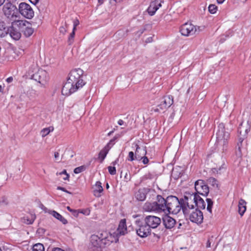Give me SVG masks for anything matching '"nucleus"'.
<instances>
[{"label":"nucleus","instance_id":"22","mask_svg":"<svg viewBox=\"0 0 251 251\" xmlns=\"http://www.w3.org/2000/svg\"><path fill=\"white\" fill-rule=\"evenodd\" d=\"M115 232L118 234L119 237L120 235H123L126 233L127 227L126 219H122L121 220L117 230Z\"/></svg>","mask_w":251,"mask_h":251},{"label":"nucleus","instance_id":"54","mask_svg":"<svg viewBox=\"0 0 251 251\" xmlns=\"http://www.w3.org/2000/svg\"><path fill=\"white\" fill-rule=\"evenodd\" d=\"M52 251H65L64 250L61 249L59 248H54L52 249Z\"/></svg>","mask_w":251,"mask_h":251},{"label":"nucleus","instance_id":"7","mask_svg":"<svg viewBox=\"0 0 251 251\" xmlns=\"http://www.w3.org/2000/svg\"><path fill=\"white\" fill-rule=\"evenodd\" d=\"M135 225L136 233L140 237L145 238L151 234V229L144 221L136 220Z\"/></svg>","mask_w":251,"mask_h":251},{"label":"nucleus","instance_id":"15","mask_svg":"<svg viewBox=\"0 0 251 251\" xmlns=\"http://www.w3.org/2000/svg\"><path fill=\"white\" fill-rule=\"evenodd\" d=\"M19 27L25 37L30 36L33 33L34 30L29 23L26 21L20 20Z\"/></svg>","mask_w":251,"mask_h":251},{"label":"nucleus","instance_id":"48","mask_svg":"<svg viewBox=\"0 0 251 251\" xmlns=\"http://www.w3.org/2000/svg\"><path fill=\"white\" fill-rule=\"evenodd\" d=\"M141 160H142V162L144 164H147L149 161V159L145 155L143 157Z\"/></svg>","mask_w":251,"mask_h":251},{"label":"nucleus","instance_id":"60","mask_svg":"<svg viewBox=\"0 0 251 251\" xmlns=\"http://www.w3.org/2000/svg\"><path fill=\"white\" fill-rule=\"evenodd\" d=\"M235 1H237V2H245L247 0H234Z\"/></svg>","mask_w":251,"mask_h":251},{"label":"nucleus","instance_id":"46","mask_svg":"<svg viewBox=\"0 0 251 251\" xmlns=\"http://www.w3.org/2000/svg\"><path fill=\"white\" fill-rule=\"evenodd\" d=\"M79 214L82 213L85 215H89L90 213V210L89 209H84L78 210Z\"/></svg>","mask_w":251,"mask_h":251},{"label":"nucleus","instance_id":"53","mask_svg":"<svg viewBox=\"0 0 251 251\" xmlns=\"http://www.w3.org/2000/svg\"><path fill=\"white\" fill-rule=\"evenodd\" d=\"M59 156V153L58 152H55L54 153V158L56 160H57L58 159Z\"/></svg>","mask_w":251,"mask_h":251},{"label":"nucleus","instance_id":"50","mask_svg":"<svg viewBox=\"0 0 251 251\" xmlns=\"http://www.w3.org/2000/svg\"><path fill=\"white\" fill-rule=\"evenodd\" d=\"M57 190H61V191H63L64 192H65L67 193H69L70 194L71 193L69 192V191H68L67 190H66L64 187H60V186H58L57 187Z\"/></svg>","mask_w":251,"mask_h":251},{"label":"nucleus","instance_id":"63","mask_svg":"<svg viewBox=\"0 0 251 251\" xmlns=\"http://www.w3.org/2000/svg\"><path fill=\"white\" fill-rule=\"evenodd\" d=\"M210 247V243H209V241H208L206 244V247L209 248Z\"/></svg>","mask_w":251,"mask_h":251},{"label":"nucleus","instance_id":"14","mask_svg":"<svg viewBox=\"0 0 251 251\" xmlns=\"http://www.w3.org/2000/svg\"><path fill=\"white\" fill-rule=\"evenodd\" d=\"M33 78L42 85H45L49 80L48 73L43 70H40L32 75Z\"/></svg>","mask_w":251,"mask_h":251},{"label":"nucleus","instance_id":"64","mask_svg":"<svg viewBox=\"0 0 251 251\" xmlns=\"http://www.w3.org/2000/svg\"><path fill=\"white\" fill-rule=\"evenodd\" d=\"M114 132V130L111 131L108 133V136H110Z\"/></svg>","mask_w":251,"mask_h":251},{"label":"nucleus","instance_id":"35","mask_svg":"<svg viewBox=\"0 0 251 251\" xmlns=\"http://www.w3.org/2000/svg\"><path fill=\"white\" fill-rule=\"evenodd\" d=\"M117 137L115 136L112 139L110 140L109 142L107 143L106 146L104 147L105 149H108V151L111 148V147L115 144V141L117 139Z\"/></svg>","mask_w":251,"mask_h":251},{"label":"nucleus","instance_id":"6","mask_svg":"<svg viewBox=\"0 0 251 251\" xmlns=\"http://www.w3.org/2000/svg\"><path fill=\"white\" fill-rule=\"evenodd\" d=\"M162 200L161 195H157L156 201L153 202H146L144 205V209L149 212H162Z\"/></svg>","mask_w":251,"mask_h":251},{"label":"nucleus","instance_id":"18","mask_svg":"<svg viewBox=\"0 0 251 251\" xmlns=\"http://www.w3.org/2000/svg\"><path fill=\"white\" fill-rule=\"evenodd\" d=\"M189 215L190 220L197 224H201L203 219V213L200 210L196 209L195 211H192Z\"/></svg>","mask_w":251,"mask_h":251},{"label":"nucleus","instance_id":"10","mask_svg":"<svg viewBox=\"0 0 251 251\" xmlns=\"http://www.w3.org/2000/svg\"><path fill=\"white\" fill-rule=\"evenodd\" d=\"M195 189L197 195L200 194L203 196H207L209 193V187L206 183L201 179L196 181L195 183Z\"/></svg>","mask_w":251,"mask_h":251},{"label":"nucleus","instance_id":"34","mask_svg":"<svg viewBox=\"0 0 251 251\" xmlns=\"http://www.w3.org/2000/svg\"><path fill=\"white\" fill-rule=\"evenodd\" d=\"M155 175L153 173L149 172L148 173L146 174L144 176L143 179L145 180L147 179H153L155 178Z\"/></svg>","mask_w":251,"mask_h":251},{"label":"nucleus","instance_id":"19","mask_svg":"<svg viewBox=\"0 0 251 251\" xmlns=\"http://www.w3.org/2000/svg\"><path fill=\"white\" fill-rule=\"evenodd\" d=\"M42 209L45 211V213H48L51 215L55 218L60 221L63 224L66 225L67 224V220L56 211L54 210H49L43 205L42 206Z\"/></svg>","mask_w":251,"mask_h":251},{"label":"nucleus","instance_id":"3","mask_svg":"<svg viewBox=\"0 0 251 251\" xmlns=\"http://www.w3.org/2000/svg\"><path fill=\"white\" fill-rule=\"evenodd\" d=\"M229 139V133L225 131L223 123L220 124L216 132V141L215 145L219 151L224 152L227 151L228 140Z\"/></svg>","mask_w":251,"mask_h":251},{"label":"nucleus","instance_id":"52","mask_svg":"<svg viewBox=\"0 0 251 251\" xmlns=\"http://www.w3.org/2000/svg\"><path fill=\"white\" fill-rule=\"evenodd\" d=\"M13 80V78L12 77V76H10V77H8L6 79V81L8 82V83H11Z\"/></svg>","mask_w":251,"mask_h":251},{"label":"nucleus","instance_id":"31","mask_svg":"<svg viewBox=\"0 0 251 251\" xmlns=\"http://www.w3.org/2000/svg\"><path fill=\"white\" fill-rule=\"evenodd\" d=\"M53 130V127L52 126H50L49 127L43 129L41 131L42 136L43 137H45L48 135L51 131H52Z\"/></svg>","mask_w":251,"mask_h":251},{"label":"nucleus","instance_id":"47","mask_svg":"<svg viewBox=\"0 0 251 251\" xmlns=\"http://www.w3.org/2000/svg\"><path fill=\"white\" fill-rule=\"evenodd\" d=\"M124 178L126 181L127 182L129 181L131 179V176L128 171H127L126 172L125 176H124Z\"/></svg>","mask_w":251,"mask_h":251},{"label":"nucleus","instance_id":"51","mask_svg":"<svg viewBox=\"0 0 251 251\" xmlns=\"http://www.w3.org/2000/svg\"><path fill=\"white\" fill-rule=\"evenodd\" d=\"M66 174H68L67 173L66 170H64L62 172H60V173L57 172L56 174V176L62 175H64L66 176Z\"/></svg>","mask_w":251,"mask_h":251},{"label":"nucleus","instance_id":"1","mask_svg":"<svg viewBox=\"0 0 251 251\" xmlns=\"http://www.w3.org/2000/svg\"><path fill=\"white\" fill-rule=\"evenodd\" d=\"M83 73V70L79 68L70 72L69 78L62 87V95L69 96L85 85L82 79Z\"/></svg>","mask_w":251,"mask_h":251},{"label":"nucleus","instance_id":"43","mask_svg":"<svg viewBox=\"0 0 251 251\" xmlns=\"http://www.w3.org/2000/svg\"><path fill=\"white\" fill-rule=\"evenodd\" d=\"M67 28H68V25L65 23L64 25L60 26V27L59 28L60 32L63 34H65L67 31Z\"/></svg>","mask_w":251,"mask_h":251},{"label":"nucleus","instance_id":"42","mask_svg":"<svg viewBox=\"0 0 251 251\" xmlns=\"http://www.w3.org/2000/svg\"><path fill=\"white\" fill-rule=\"evenodd\" d=\"M209 183L212 185L213 186H216V187H218V183H217V180L213 178V177H210L208 180Z\"/></svg>","mask_w":251,"mask_h":251},{"label":"nucleus","instance_id":"38","mask_svg":"<svg viewBox=\"0 0 251 251\" xmlns=\"http://www.w3.org/2000/svg\"><path fill=\"white\" fill-rule=\"evenodd\" d=\"M127 159L129 161H133L135 160H136V158H135V153H134L133 151L129 152Z\"/></svg>","mask_w":251,"mask_h":251},{"label":"nucleus","instance_id":"23","mask_svg":"<svg viewBox=\"0 0 251 251\" xmlns=\"http://www.w3.org/2000/svg\"><path fill=\"white\" fill-rule=\"evenodd\" d=\"M191 197H193V200L192 201H194L195 203V205L198 207V208L201 209H204L205 207V203L203 200L201 198L199 195L195 194L194 195H192Z\"/></svg>","mask_w":251,"mask_h":251},{"label":"nucleus","instance_id":"44","mask_svg":"<svg viewBox=\"0 0 251 251\" xmlns=\"http://www.w3.org/2000/svg\"><path fill=\"white\" fill-rule=\"evenodd\" d=\"M67 209L69 211L72 212L74 216L77 217L78 216V214H79V211H78V210L72 209L69 206H67Z\"/></svg>","mask_w":251,"mask_h":251},{"label":"nucleus","instance_id":"45","mask_svg":"<svg viewBox=\"0 0 251 251\" xmlns=\"http://www.w3.org/2000/svg\"><path fill=\"white\" fill-rule=\"evenodd\" d=\"M108 170L109 174L111 175H114L116 173V170L115 167L109 166Z\"/></svg>","mask_w":251,"mask_h":251},{"label":"nucleus","instance_id":"20","mask_svg":"<svg viewBox=\"0 0 251 251\" xmlns=\"http://www.w3.org/2000/svg\"><path fill=\"white\" fill-rule=\"evenodd\" d=\"M161 6V1L160 0H155L151 2L147 10L151 16L153 15L155 12Z\"/></svg>","mask_w":251,"mask_h":251},{"label":"nucleus","instance_id":"37","mask_svg":"<svg viewBox=\"0 0 251 251\" xmlns=\"http://www.w3.org/2000/svg\"><path fill=\"white\" fill-rule=\"evenodd\" d=\"M207 203V210L210 213H212V207L213 205V201L210 199H206Z\"/></svg>","mask_w":251,"mask_h":251},{"label":"nucleus","instance_id":"11","mask_svg":"<svg viewBox=\"0 0 251 251\" xmlns=\"http://www.w3.org/2000/svg\"><path fill=\"white\" fill-rule=\"evenodd\" d=\"M19 21L11 22V26L8 28V33L12 38L15 40H18L21 37L20 28L19 27Z\"/></svg>","mask_w":251,"mask_h":251},{"label":"nucleus","instance_id":"9","mask_svg":"<svg viewBox=\"0 0 251 251\" xmlns=\"http://www.w3.org/2000/svg\"><path fill=\"white\" fill-rule=\"evenodd\" d=\"M20 14L26 19H31L34 15V11L31 6L25 2H21L19 6Z\"/></svg>","mask_w":251,"mask_h":251},{"label":"nucleus","instance_id":"12","mask_svg":"<svg viewBox=\"0 0 251 251\" xmlns=\"http://www.w3.org/2000/svg\"><path fill=\"white\" fill-rule=\"evenodd\" d=\"M174 102L173 97L172 96H166L162 98L160 103L157 105V111L165 110L170 107Z\"/></svg>","mask_w":251,"mask_h":251},{"label":"nucleus","instance_id":"4","mask_svg":"<svg viewBox=\"0 0 251 251\" xmlns=\"http://www.w3.org/2000/svg\"><path fill=\"white\" fill-rule=\"evenodd\" d=\"M4 15L12 22L19 21L17 19L19 14L16 7L10 2L6 3L3 7Z\"/></svg>","mask_w":251,"mask_h":251},{"label":"nucleus","instance_id":"8","mask_svg":"<svg viewBox=\"0 0 251 251\" xmlns=\"http://www.w3.org/2000/svg\"><path fill=\"white\" fill-rule=\"evenodd\" d=\"M201 30L200 27H196L191 23H186L181 25L180 32L182 35L188 36L199 33Z\"/></svg>","mask_w":251,"mask_h":251},{"label":"nucleus","instance_id":"21","mask_svg":"<svg viewBox=\"0 0 251 251\" xmlns=\"http://www.w3.org/2000/svg\"><path fill=\"white\" fill-rule=\"evenodd\" d=\"M163 223L167 229H171L176 224V220L169 216H166L163 218Z\"/></svg>","mask_w":251,"mask_h":251},{"label":"nucleus","instance_id":"30","mask_svg":"<svg viewBox=\"0 0 251 251\" xmlns=\"http://www.w3.org/2000/svg\"><path fill=\"white\" fill-rule=\"evenodd\" d=\"M243 140H239L237 143V147L236 149L235 154L238 157H241L242 155V142Z\"/></svg>","mask_w":251,"mask_h":251},{"label":"nucleus","instance_id":"40","mask_svg":"<svg viewBox=\"0 0 251 251\" xmlns=\"http://www.w3.org/2000/svg\"><path fill=\"white\" fill-rule=\"evenodd\" d=\"M75 30L73 29L72 32L70 34L68 38V43L69 45H71L74 42V38L75 35Z\"/></svg>","mask_w":251,"mask_h":251},{"label":"nucleus","instance_id":"2","mask_svg":"<svg viewBox=\"0 0 251 251\" xmlns=\"http://www.w3.org/2000/svg\"><path fill=\"white\" fill-rule=\"evenodd\" d=\"M162 212L165 214H177L181 210L184 214H188L189 211L185 206H182V201L174 196H169L164 199L162 197Z\"/></svg>","mask_w":251,"mask_h":251},{"label":"nucleus","instance_id":"24","mask_svg":"<svg viewBox=\"0 0 251 251\" xmlns=\"http://www.w3.org/2000/svg\"><path fill=\"white\" fill-rule=\"evenodd\" d=\"M136 150L135 151V158L136 160H141L143 157L146 155L147 151L146 148H141L138 145L136 144Z\"/></svg>","mask_w":251,"mask_h":251},{"label":"nucleus","instance_id":"55","mask_svg":"<svg viewBox=\"0 0 251 251\" xmlns=\"http://www.w3.org/2000/svg\"><path fill=\"white\" fill-rule=\"evenodd\" d=\"M69 177H70V176L69 174H66V176H64L63 179L65 180H69Z\"/></svg>","mask_w":251,"mask_h":251},{"label":"nucleus","instance_id":"26","mask_svg":"<svg viewBox=\"0 0 251 251\" xmlns=\"http://www.w3.org/2000/svg\"><path fill=\"white\" fill-rule=\"evenodd\" d=\"M36 219V215L34 214H29L22 218L23 223L27 225L32 224Z\"/></svg>","mask_w":251,"mask_h":251},{"label":"nucleus","instance_id":"16","mask_svg":"<svg viewBox=\"0 0 251 251\" xmlns=\"http://www.w3.org/2000/svg\"><path fill=\"white\" fill-rule=\"evenodd\" d=\"M144 220L150 229L156 228L161 223V220L159 217L152 215L147 216Z\"/></svg>","mask_w":251,"mask_h":251},{"label":"nucleus","instance_id":"62","mask_svg":"<svg viewBox=\"0 0 251 251\" xmlns=\"http://www.w3.org/2000/svg\"><path fill=\"white\" fill-rule=\"evenodd\" d=\"M5 0H0V6H1L5 1Z\"/></svg>","mask_w":251,"mask_h":251},{"label":"nucleus","instance_id":"56","mask_svg":"<svg viewBox=\"0 0 251 251\" xmlns=\"http://www.w3.org/2000/svg\"><path fill=\"white\" fill-rule=\"evenodd\" d=\"M118 123L119 125L122 126L124 124V122L122 120H119Z\"/></svg>","mask_w":251,"mask_h":251},{"label":"nucleus","instance_id":"29","mask_svg":"<svg viewBox=\"0 0 251 251\" xmlns=\"http://www.w3.org/2000/svg\"><path fill=\"white\" fill-rule=\"evenodd\" d=\"M96 189L94 191V194L95 196L99 197L100 196V193L103 191V189L100 181H97L96 183Z\"/></svg>","mask_w":251,"mask_h":251},{"label":"nucleus","instance_id":"25","mask_svg":"<svg viewBox=\"0 0 251 251\" xmlns=\"http://www.w3.org/2000/svg\"><path fill=\"white\" fill-rule=\"evenodd\" d=\"M148 193L147 189L145 188L139 189L137 192H136L135 196L137 200L140 201H143L146 198V195Z\"/></svg>","mask_w":251,"mask_h":251},{"label":"nucleus","instance_id":"32","mask_svg":"<svg viewBox=\"0 0 251 251\" xmlns=\"http://www.w3.org/2000/svg\"><path fill=\"white\" fill-rule=\"evenodd\" d=\"M32 251H45L44 247L42 244H36L33 246Z\"/></svg>","mask_w":251,"mask_h":251},{"label":"nucleus","instance_id":"13","mask_svg":"<svg viewBox=\"0 0 251 251\" xmlns=\"http://www.w3.org/2000/svg\"><path fill=\"white\" fill-rule=\"evenodd\" d=\"M251 124L249 121L242 122L238 129V132L239 134V140H243L246 137L248 132L250 131Z\"/></svg>","mask_w":251,"mask_h":251},{"label":"nucleus","instance_id":"58","mask_svg":"<svg viewBox=\"0 0 251 251\" xmlns=\"http://www.w3.org/2000/svg\"><path fill=\"white\" fill-rule=\"evenodd\" d=\"M225 1V0H217L218 4H222Z\"/></svg>","mask_w":251,"mask_h":251},{"label":"nucleus","instance_id":"57","mask_svg":"<svg viewBox=\"0 0 251 251\" xmlns=\"http://www.w3.org/2000/svg\"><path fill=\"white\" fill-rule=\"evenodd\" d=\"M4 86L0 85V92L3 93Z\"/></svg>","mask_w":251,"mask_h":251},{"label":"nucleus","instance_id":"61","mask_svg":"<svg viewBox=\"0 0 251 251\" xmlns=\"http://www.w3.org/2000/svg\"><path fill=\"white\" fill-rule=\"evenodd\" d=\"M118 160H119L118 159H117V160H116L115 161L112 162V164L113 165H115L117 163Z\"/></svg>","mask_w":251,"mask_h":251},{"label":"nucleus","instance_id":"41","mask_svg":"<svg viewBox=\"0 0 251 251\" xmlns=\"http://www.w3.org/2000/svg\"><path fill=\"white\" fill-rule=\"evenodd\" d=\"M86 169V167L84 166H81L78 167H77L74 169V172L75 174H79L81 172H83Z\"/></svg>","mask_w":251,"mask_h":251},{"label":"nucleus","instance_id":"5","mask_svg":"<svg viewBox=\"0 0 251 251\" xmlns=\"http://www.w3.org/2000/svg\"><path fill=\"white\" fill-rule=\"evenodd\" d=\"M101 243L104 246H109L112 243H117L119 241L118 234L116 232L111 233L107 231H102L100 233Z\"/></svg>","mask_w":251,"mask_h":251},{"label":"nucleus","instance_id":"59","mask_svg":"<svg viewBox=\"0 0 251 251\" xmlns=\"http://www.w3.org/2000/svg\"><path fill=\"white\" fill-rule=\"evenodd\" d=\"M31 2L33 3H37L38 1H39V0H29Z\"/></svg>","mask_w":251,"mask_h":251},{"label":"nucleus","instance_id":"36","mask_svg":"<svg viewBox=\"0 0 251 251\" xmlns=\"http://www.w3.org/2000/svg\"><path fill=\"white\" fill-rule=\"evenodd\" d=\"M217 10V6L215 4H210L208 6V11L211 14H215Z\"/></svg>","mask_w":251,"mask_h":251},{"label":"nucleus","instance_id":"39","mask_svg":"<svg viewBox=\"0 0 251 251\" xmlns=\"http://www.w3.org/2000/svg\"><path fill=\"white\" fill-rule=\"evenodd\" d=\"M108 151V149H105V148L100 151L99 155L101 157L102 160H103L105 158Z\"/></svg>","mask_w":251,"mask_h":251},{"label":"nucleus","instance_id":"28","mask_svg":"<svg viewBox=\"0 0 251 251\" xmlns=\"http://www.w3.org/2000/svg\"><path fill=\"white\" fill-rule=\"evenodd\" d=\"M8 28L3 22H0V37H3L8 33Z\"/></svg>","mask_w":251,"mask_h":251},{"label":"nucleus","instance_id":"49","mask_svg":"<svg viewBox=\"0 0 251 251\" xmlns=\"http://www.w3.org/2000/svg\"><path fill=\"white\" fill-rule=\"evenodd\" d=\"M79 21L77 19H75L74 21V27L73 29L76 30V27L79 25Z\"/></svg>","mask_w":251,"mask_h":251},{"label":"nucleus","instance_id":"33","mask_svg":"<svg viewBox=\"0 0 251 251\" xmlns=\"http://www.w3.org/2000/svg\"><path fill=\"white\" fill-rule=\"evenodd\" d=\"M186 199L187 200L186 204H182V206H185L187 209L188 211H189V213L188 214H185V215H188L190 213V210H192L194 208V205L193 204H190L189 200L188 198H186Z\"/></svg>","mask_w":251,"mask_h":251},{"label":"nucleus","instance_id":"17","mask_svg":"<svg viewBox=\"0 0 251 251\" xmlns=\"http://www.w3.org/2000/svg\"><path fill=\"white\" fill-rule=\"evenodd\" d=\"M102 245L100 234L99 235L94 234L91 235L90 243L91 248H94V251L96 249V251H101V246Z\"/></svg>","mask_w":251,"mask_h":251},{"label":"nucleus","instance_id":"27","mask_svg":"<svg viewBox=\"0 0 251 251\" xmlns=\"http://www.w3.org/2000/svg\"><path fill=\"white\" fill-rule=\"evenodd\" d=\"M246 202L243 199H240L238 202V212L242 216L246 211Z\"/></svg>","mask_w":251,"mask_h":251}]
</instances>
